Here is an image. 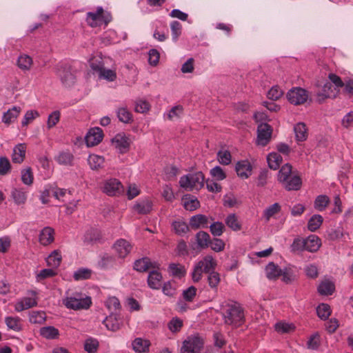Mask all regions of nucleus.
Wrapping results in <instances>:
<instances>
[{
  "label": "nucleus",
  "instance_id": "1",
  "mask_svg": "<svg viewBox=\"0 0 353 353\" xmlns=\"http://www.w3.org/2000/svg\"><path fill=\"white\" fill-rule=\"evenodd\" d=\"M63 305L70 310H88L92 305L91 298L81 292H66V296L63 299Z\"/></svg>",
  "mask_w": 353,
  "mask_h": 353
},
{
  "label": "nucleus",
  "instance_id": "2",
  "mask_svg": "<svg viewBox=\"0 0 353 353\" xmlns=\"http://www.w3.org/2000/svg\"><path fill=\"white\" fill-rule=\"evenodd\" d=\"M224 323L226 325L241 326L245 321L243 308L236 303L228 304L223 312Z\"/></svg>",
  "mask_w": 353,
  "mask_h": 353
},
{
  "label": "nucleus",
  "instance_id": "3",
  "mask_svg": "<svg viewBox=\"0 0 353 353\" xmlns=\"http://www.w3.org/2000/svg\"><path fill=\"white\" fill-rule=\"evenodd\" d=\"M205 177L201 172L190 173L180 178L179 184L185 190H199L204 185Z\"/></svg>",
  "mask_w": 353,
  "mask_h": 353
},
{
  "label": "nucleus",
  "instance_id": "4",
  "mask_svg": "<svg viewBox=\"0 0 353 353\" xmlns=\"http://www.w3.org/2000/svg\"><path fill=\"white\" fill-rule=\"evenodd\" d=\"M56 74L64 87L70 88L76 81V77L72 71L71 65L68 63H59L56 66Z\"/></svg>",
  "mask_w": 353,
  "mask_h": 353
},
{
  "label": "nucleus",
  "instance_id": "5",
  "mask_svg": "<svg viewBox=\"0 0 353 353\" xmlns=\"http://www.w3.org/2000/svg\"><path fill=\"white\" fill-rule=\"evenodd\" d=\"M203 341L199 336H190L183 341L181 353H200Z\"/></svg>",
  "mask_w": 353,
  "mask_h": 353
},
{
  "label": "nucleus",
  "instance_id": "6",
  "mask_svg": "<svg viewBox=\"0 0 353 353\" xmlns=\"http://www.w3.org/2000/svg\"><path fill=\"white\" fill-rule=\"evenodd\" d=\"M123 190V185L117 179H110L103 183V192L108 196H119Z\"/></svg>",
  "mask_w": 353,
  "mask_h": 353
},
{
  "label": "nucleus",
  "instance_id": "7",
  "mask_svg": "<svg viewBox=\"0 0 353 353\" xmlns=\"http://www.w3.org/2000/svg\"><path fill=\"white\" fill-rule=\"evenodd\" d=\"M308 98L306 90L301 88H293L287 93V99L292 104L298 105L304 103Z\"/></svg>",
  "mask_w": 353,
  "mask_h": 353
},
{
  "label": "nucleus",
  "instance_id": "8",
  "mask_svg": "<svg viewBox=\"0 0 353 353\" xmlns=\"http://www.w3.org/2000/svg\"><path fill=\"white\" fill-rule=\"evenodd\" d=\"M272 128L270 125L265 123H260L257 127V142L262 146H265L270 141Z\"/></svg>",
  "mask_w": 353,
  "mask_h": 353
},
{
  "label": "nucleus",
  "instance_id": "9",
  "mask_svg": "<svg viewBox=\"0 0 353 353\" xmlns=\"http://www.w3.org/2000/svg\"><path fill=\"white\" fill-rule=\"evenodd\" d=\"M103 137V132L100 128L90 129L85 137L87 146L92 147L98 145L102 141Z\"/></svg>",
  "mask_w": 353,
  "mask_h": 353
},
{
  "label": "nucleus",
  "instance_id": "10",
  "mask_svg": "<svg viewBox=\"0 0 353 353\" xmlns=\"http://www.w3.org/2000/svg\"><path fill=\"white\" fill-rule=\"evenodd\" d=\"M112 141L115 148L119 150V153L124 154L128 151L130 141L125 134H117Z\"/></svg>",
  "mask_w": 353,
  "mask_h": 353
},
{
  "label": "nucleus",
  "instance_id": "11",
  "mask_svg": "<svg viewBox=\"0 0 353 353\" xmlns=\"http://www.w3.org/2000/svg\"><path fill=\"white\" fill-rule=\"evenodd\" d=\"M337 92L333 88L330 82H326L323 86L316 92L317 100L321 103L327 98H335Z\"/></svg>",
  "mask_w": 353,
  "mask_h": 353
},
{
  "label": "nucleus",
  "instance_id": "12",
  "mask_svg": "<svg viewBox=\"0 0 353 353\" xmlns=\"http://www.w3.org/2000/svg\"><path fill=\"white\" fill-rule=\"evenodd\" d=\"M157 267V263L151 261L148 257H143L134 261L133 268L137 272H145Z\"/></svg>",
  "mask_w": 353,
  "mask_h": 353
},
{
  "label": "nucleus",
  "instance_id": "13",
  "mask_svg": "<svg viewBox=\"0 0 353 353\" xmlns=\"http://www.w3.org/2000/svg\"><path fill=\"white\" fill-rule=\"evenodd\" d=\"M103 323L109 330L112 332L119 330L121 324L119 314L118 312H112L110 314L103 320Z\"/></svg>",
  "mask_w": 353,
  "mask_h": 353
},
{
  "label": "nucleus",
  "instance_id": "14",
  "mask_svg": "<svg viewBox=\"0 0 353 353\" xmlns=\"http://www.w3.org/2000/svg\"><path fill=\"white\" fill-rule=\"evenodd\" d=\"M119 257L125 258L131 251L132 246L128 241L123 239L117 240L113 245Z\"/></svg>",
  "mask_w": 353,
  "mask_h": 353
},
{
  "label": "nucleus",
  "instance_id": "15",
  "mask_svg": "<svg viewBox=\"0 0 353 353\" xmlns=\"http://www.w3.org/2000/svg\"><path fill=\"white\" fill-rule=\"evenodd\" d=\"M162 274L155 270L149 272L147 283L149 288L153 290H159L161 287Z\"/></svg>",
  "mask_w": 353,
  "mask_h": 353
},
{
  "label": "nucleus",
  "instance_id": "16",
  "mask_svg": "<svg viewBox=\"0 0 353 353\" xmlns=\"http://www.w3.org/2000/svg\"><path fill=\"white\" fill-rule=\"evenodd\" d=\"M151 343L149 340L141 337L134 339L132 342V348L137 353H146L150 350Z\"/></svg>",
  "mask_w": 353,
  "mask_h": 353
},
{
  "label": "nucleus",
  "instance_id": "17",
  "mask_svg": "<svg viewBox=\"0 0 353 353\" xmlns=\"http://www.w3.org/2000/svg\"><path fill=\"white\" fill-rule=\"evenodd\" d=\"M190 227L192 229L196 230L199 228H208V219L204 214H196L192 216L190 219Z\"/></svg>",
  "mask_w": 353,
  "mask_h": 353
},
{
  "label": "nucleus",
  "instance_id": "18",
  "mask_svg": "<svg viewBox=\"0 0 353 353\" xmlns=\"http://www.w3.org/2000/svg\"><path fill=\"white\" fill-rule=\"evenodd\" d=\"M235 170L239 177L247 179L251 175L252 165L248 161H241L236 163Z\"/></svg>",
  "mask_w": 353,
  "mask_h": 353
},
{
  "label": "nucleus",
  "instance_id": "19",
  "mask_svg": "<svg viewBox=\"0 0 353 353\" xmlns=\"http://www.w3.org/2000/svg\"><path fill=\"white\" fill-rule=\"evenodd\" d=\"M26 145L25 143H19L13 148L12 161L14 163H21L25 159Z\"/></svg>",
  "mask_w": 353,
  "mask_h": 353
},
{
  "label": "nucleus",
  "instance_id": "20",
  "mask_svg": "<svg viewBox=\"0 0 353 353\" xmlns=\"http://www.w3.org/2000/svg\"><path fill=\"white\" fill-rule=\"evenodd\" d=\"M196 242L198 248L201 250L208 248L211 243V239L209 234L204 231H199L195 235Z\"/></svg>",
  "mask_w": 353,
  "mask_h": 353
},
{
  "label": "nucleus",
  "instance_id": "21",
  "mask_svg": "<svg viewBox=\"0 0 353 353\" xmlns=\"http://www.w3.org/2000/svg\"><path fill=\"white\" fill-rule=\"evenodd\" d=\"M37 305V301L34 298L24 297L18 301L14 306V309L17 312H21L28 310Z\"/></svg>",
  "mask_w": 353,
  "mask_h": 353
},
{
  "label": "nucleus",
  "instance_id": "22",
  "mask_svg": "<svg viewBox=\"0 0 353 353\" xmlns=\"http://www.w3.org/2000/svg\"><path fill=\"white\" fill-rule=\"evenodd\" d=\"M202 264L201 265V270L204 273L209 274L212 271H214L216 266V262L211 255L205 256L203 260L199 261L197 264Z\"/></svg>",
  "mask_w": 353,
  "mask_h": 353
},
{
  "label": "nucleus",
  "instance_id": "23",
  "mask_svg": "<svg viewBox=\"0 0 353 353\" xmlns=\"http://www.w3.org/2000/svg\"><path fill=\"white\" fill-rule=\"evenodd\" d=\"M305 250L310 252H314L319 250L321 245L320 239L315 235H310L304 239Z\"/></svg>",
  "mask_w": 353,
  "mask_h": 353
},
{
  "label": "nucleus",
  "instance_id": "24",
  "mask_svg": "<svg viewBox=\"0 0 353 353\" xmlns=\"http://www.w3.org/2000/svg\"><path fill=\"white\" fill-rule=\"evenodd\" d=\"M54 230L50 227L44 228L39 235V242L43 245H48L54 241Z\"/></svg>",
  "mask_w": 353,
  "mask_h": 353
},
{
  "label": "nucleus",
  "instance_id": "25",
  "mask_svg": "<svg viewBox=\"0 0 353 353\" xmlns=\"http://www.w3.org/2000/svg\"><path fill=\"white\" fill-rule=\"evenodd\" d=\"M101 14H103V8L99 7L96 12H89L87 13L86 22L91 27H97L101 21Z\"/></svg>",
  "mask_w": 353,
  "mask_h": 353
},
{
  "label": "nucleus",
  "instance_id": "26",
  "mask_svg": "<svg viewBox=\"0 0 353 353\" xmlns=\"http://www.w3.org/2000/svg\"><path fill=\"white\" fill-rule=\"evenodd\" d=\"M21 110L20 107L14 106L3 114L2 121L8 125L12 123L18 117Z\"/></svg>",
  "mask_w": 353,
  "mask_h": 353
},
{
  "label": "nucleus",
  "instance_id": "27",
  "mask_svg": "<svg viewBox=\"0 0 353 353\" xmlns=\"http://www.w3.org/2000/svg\"><path fill=\"white\" fill-rule=\"evenodd\" d=\"M115 261L116 259L114 256L105 253L101 255V259L98 261V265L101 269H108L114 266Z\"/></svg>",
  "mask_w": 353,
  "mask_h": 353
},
{
  "label": "nucleus",
  "instance_id": "28",
  "mask_svg": "<svg viewBox=\"0 0 353 353\" xmlns=\"http://www.w3.org/2000/svg\"><path fill=\"white\" fill-rule=\"evenodd\" d=\"M267 161L269 168L275 170L279 168L283 161V158L279 153L272 152L268 154Z\"/></svg>",
  "mask_w": 353,
  "mask_h": 353
},
{
  "label": "nucleus",
  "instance_id": "29",
  "mask_svg": "<svg viewBox=\"0 0 353 353\" xmlns=\"http://www.w3.org/2000/svg\"><path fill=\"white\" fill-rule=\"evenodd\" d=\"M134 210L140 214H147L152 210V203L148 199L141 201L134 205Z\"/></svg>",
  "mask_w": 353,
  "mask_h": 353
},
{
  "label": "nucleus",
  "instance_id": "30",
  "mask_svg": "<svg viewBox=\"0 0 353 353\" xmlns=\"http://www.w3.org/2000/svg\"><path fill=\"white\" fill-rule=\"evenodd\" d=\"M88 164L92 170H99L103 166L104 158L97 154H90L88 159Z\"/></svg>",
  "mask_w": 353,
  "mask_h": 353
},
{
  "label": "nucleus",
  "instance_id": "31",
  "mask_svg": "<svg viewBox=\"0 0 353 353\" xmlns=\"http://www.w3.org/2000/svg\"><path fill=\"white\" fill-rule=\"evenodd\" d=\"M266 276L269 279H275L281 275L282 270L273 262L269 263L265 268Z\"/></svg>",
  "mask_w": 353,
  "mask_h": 353
},
{
  "label": "nucleus",
  "instance_id": "32",
  "mask_svg": "<svg viewBox=\"0 0 353 353\" xmlns=\"http://www.w3.org/2000/svg\"><path fill=\"white\" fill-rule=\"evenodd\" d=\"M61 255L59 250H54L46 259L48 266L57 268L61 262Z\"/></svg>",
  "mask_w": 353,
  "mask_h": 353
},
{
  "label": "nucleus",
  "instance_id": "33",
  "mask_svg": "<svg viewBox=\"0 0 353 353\" xmlns=\"http://www.w3.org/2000/svg\"><path fill=\"white\" fill-rule=\"evenodd\" d=\"M172 226L175 233L180 236L186 234L190 230V225L182 220L173 221Z\"/></svg>",
  "mask_w": 353,
  "mask_h": 353
},
{
  "label": "nucleus",
  "instance_id": "34",
  "mask_svg": "<svg viewBox=\"0 0 353 353\" xmlns=\"http://www.w3.org/2000/svg\"><path fill=\"white\" fill-rule=\"evenodd\" d=\"M323 218L320 214H314L309 219L307 223V228L311 232H315L322 225Z\"/></svg>",
  "mask_w": 353,
  "mask_h": 353
},
{
  "label": "nucleus",
  "instance_id": "35",
  "mask_svg": "<svg viewBox=\"0 0 353 353\" xmlns=\"http://www.w3.org/2000/svg\"><path fill=\"white\" fill-rule=\"evenodd\" d=\"M283 185L288 191L298 190L301 186V179L298 176H294L284 183Z\"/></svg>",
  "mask_w": 353,
  "mask_h": 353
},
{
  "label": "nucleus",
  "instance_id": "36",
  "mask_svg": "<svg viewBox=\"0 0 353 353\" xmlns=\"http://www.w3.org/2000/svg\"><path fill=\"white\" fill-rule=\"evenodd\" d=\"M294 130L296 135V139L297 141H303L306 140L307 137V128L304 123H297L294 128Z\"/></svg>",
  "mask_w": 353,
  "mask_h": 353
},
{
  "label": "nucleus",
  "instance_id": "37",
  "mask_svg": "<svg viewBox=\"0 0 353 353\" xmlns=\"http://www.w3.org/2000/svg\"><path fill=\"white\" fill-rule=\"evenodd\" d=\"M334 290V283L330 281H322L318 287V292L322 295H331Z\"/></svg>",
  "mask_w": 353,
  "mask_h": 353
},
{
  "label": "nucleus",
  "instance_id": "38",
  "mask_svg": "<svg viewBox=\"0 0 353 353\" xmlns=\"http://www.w3.org/2000/svg\"><path fill=\"white\" fill-rule=\"evenodd\" d=\"M40 334L48 339H54L57 338L59 333L58 329L53 326L43 327L40 329Z\"/></svg>",
  "mask_w": 353,
  "mask_h": 353
},
{
  "label": "nucleus",
  "instance_id": "39",
  "mask_svg": "<svg viewBox=\"0 0 353 353\" xmlns=\"http://www.w3.org/2000/svg\"><path fill=\"white\" fill-rule=\"evenodd\" d=\"M183 206L185 210L194 211L200 207V203L197 199L191 197L190 195H185Z\"/></svg>",
  "mask_w": 353,
  "mask_h": 353
},
{
  "label": "nucleus",
  "instance_id": "40",
  "mask_svg": "<svg viewBox=\"0 0 353 353\" xmlns=\"http://www.w3.org/2000/svg\"><path fill=\"white\" fill-rule=\"evenodd\" d=\"M71 196V192L66 189L54 188V192H52V196L57 199L61 201L62 202H67Z\"/></svg>",
  "mask_w": 353,
  "mask_h": 353
},
{
  "label": "nucleus",
  "instance_id": "41",
  "mask_svg": "<svg viewBox=\"0 0 353 353\" xmlns=\"http://www.w3.org/2000/svg\"><path fill=\"white\" fill-rule=\"evenodd\" d=\"M11 196L14 203L17 205L24 204L27 199L26 192L17 188L12 189Z\"/></svg>",
  "mask_w": 353,
  "mask_h": 353
},
{
  "label": "nucleus",
  "instance_id": "42",
  "mask_svg": "<svg viewBox=\"0 0 353 353\" xmlns=\"http://www.w3.org/2000/svg\"><path fill=\"white\" fill-rule=\"evenodd\" d=\"M170 273L175 277L181 278L185 274V269L183 265L176 263H170L168 266Z\"/></svg>",
  "mask_w": 353,
  "mask_h": 353
},
{
  "label": "nucleus",
  "instance_id": "43",
  "mask_svg": "<svg viewBox=\"0 0 353 353\" xmlns=\"http://www.w3.org/2000/svg\"><path fill=\"white\" fill-rule=\"evenodd\" d=\"M221 278L220 274L215 272L212 271L209 274H208V283L211 289L217 291V288L219 284L220 283Z\"/></svg>",
  "mask_w": 353,
  "mask_h": 353
},
{
  "label": "nucleus",
  "instance_id": "44",
  "mask_svg": "<svg viewBox=\"0 0 353 353\" xmlns=\"http://www.w3.org/2000/svg\"><path fill=\"white\" fill-rule=\"evenodd\" d=\"M225 224L234 231H239L241 229V225L235 214H230L226 217Z\"/></svg>",
  "mask_w": 353,
  "mask_h": 353
},
{
  "label": "nucleus",
  "instance_id": "45",
  "mask_svg": "<svg viewBox=\"0 0 353 353\" xmlns=\"http://www.w3.org/2000/svg\"><path fill=\"white\" fill-rule=\"evenodd\" d=\"M74 156L68 152H62L56 157L57 161L61 165H71Z\"/></svg>",
  "mask_w": 353,
  "mask_h": 353
},
{
  "label": "nucleus",
  "instance_id": "46",
  "mask_svg": "<svg viewBox=\"0 0 353 353\" xmlns=\"http://www.w3.org/2000/svg\"><path fill=\"white\" fill-rule=\"evenodd\" d=\"M330 203V199L326 195H319L314 201V208L319 211H323L325 209L328 203Z\"/></svg>",
  "mask_w": 353,
  "mask_h": 353
},
{
  "label": "nucleus",
  "instance_id": "47",
  "mask_svg": "<svg viewBox=\"0 0 353 353\" xmlns=\"http://www.w3.org/2000/svg\"><path fill=\"white\" fill-rule=\"evenodd\" d=\"M119 120L125 123H129L132 121V114L125 108H120L117 111Z\"/></svg>",
  "mask_w": 353,
  "mask_h": 353
},
{
  "label": "nucleus",
  "instance_id": "48",
  "mask_svg": "<svg viewBox=\"0 0 353 353\" xmlns=\"http://www.w3.org/2000/svg\"><path fill=\"white\" fill-rule=\"evenodd\" d=\"M92 270L88 268H81L74 272V279L75 281L85 280L90 278Z\"/></svg>",
  "mask_w": 353,
  "mask_h": 353
},
{
  "label": "nucleus",
  "instance_id": "49",
  "mask_svg": "<svg viewBox=\"0 0 353 353\" xmlns=\"http://www.w3.org/2000/svg\"><path fill=\"white\" fill-rule=\"evenodd\" d=\"M318 316L323 319H327L331 314L330 307L326 303H321L316 308Z\"/></svg>",
  "mask_w": 353,
  "mask_h": 353
},
{
  "label": "nucleus",
  "instance_id": "50",
  "mask_svg": "<svg viewBox=\"0 0 353 353\" xmlns=\"http://www.w3.org/2000/svg\"><path fill=\"white\" fill-rule=\"evenodd\" d=\"M99 341L96 339L89 338L85 340L84 349L88 353H95L99 348Z\"/></svg>",
  "mask_w": 353,
  "mask_h": 353
},
{
  "label": "nucleus",
  "instance_id": "51",
  "mask_svg": "<svg viewBox=\"0 0 353 353\" xmlns=\"http://www.w3.org/2000/svg\"><path fill=\"white\" fill-rule=\"evenodd\" d=\"M305 250V241L303 239L295 238L290 245V251L292 253H296Z\"/></svg>",
  "mask_w": 353,
  "mask_h": 353
},
{
  "label": "nucleus",
  "instance_id": "52",
  "mask_svg": "<svg viewBox=\"0 0 353 353\" xmlns=\"http://www.w3.org/2000/svg\"><path fill=\"white\" fill-rule=\"evenodd\" d=\"M101 239V233L99 230L91 228L88 230L85 234V241L94 242Z\"/></svg>",
  "mask_w": 353,
  "mask_h": 353
},
{
  "label": "nucleus",
  "instance_id": "53",
  "mask_svg": "<svg viewBox=\"0 0 353 353\" xmlns=\"http://www.w3.org/2000/svg\"><path fill=\"white\" fill-rule=\"evenodd\" d=\"M20 319L19 317L8 316L6 318V323L8 328L14 331H19L21 329L20 324Z\"/></svg>",
  "mask_w": 353,
  "mask_h": 353
},
{
  "label": "nucleus",
  "instance_id": "54",
  "mask_svg": "<svg viewBox=\"0 0 353 353\" xmlns=\"http://www.w3.org/2000/svg\"><path fill=\"white\" fill-rule=\"evenodd\" d=\"M217 159L222 165H229L231 163L232 156L228 150H219L217 152Z\"/></svg>",
  "mask_w": 353,
  "mask_h": 353
},
{
  "label": "nucleus",
  "instance_id": "55",
  "mask_svg": "<svg viewBox=\"0 0 353 353\" xmlns=\"http://www.w3.org/2000/svg\"><path fill=\"white\" fill-rule=\"evenodd\" d=\"M106 306L111 312H118L121 309L119 300L115 296L110 297L107 300Z\"/></svg>",
  "mask_w": 353,
  "mask_h": 353
},
{
  "label": "nucleus",
  "instance_id": "56",
  "mask_svg": "<svg viewBox=\"0 0 353 353\" xmlns=\"http://www.w3.org/2000/svg\"><path fill=\"white\" fill-rule=\"evenodd\" d=\"M295 329V327L293 324H290L287 323L283 322H279L276 323L275 325V330L281 334L284 333H290L292 331H294Z\"/></svg>",
  "mask_w": 353,
  "mask_h": 353
},
{
  "label": "nucleus",
  "instance_id": "57",
  "mask_svg": "<svg viewBox=\"0 0 353 353\" xmlns=\"http://www.w3.org/2000/svg\"><path fill=\"white\" fill-rule=\"evenodd\" d=\"M225 226L223 223L216 221L210 225V230L214 236H220L223 233Z\"/></svg>",
  "mask_w": 353,
  "mask_h": 353
},
{
  "label": "nucleus",
  "instance_id": "58",
  "mask_svg": "<svg viewBox=\"0 0 353 353\" xmlns=\"http://www.w3.org/2000/svg\"><path fill=\"white\" fill-rule=\"evenodd\" d=\"M283 94L281 88L278 85H274L268 92L267 97L272 101H276L281 98Z\"/></svg>",
  "mask_w": 353,
  "mask_h": 353
},
{
  "label": "nucleus",
  "instance_id": "59",
  "mask_svg": "<svg viewBox=\"0 0 353 353\" xmlns=\"http://www.w3.org/2000/svg\"><path fill=\"white\" fill-rule=\"evenodd\" d=\"M280 210V205L278 203H275L265 209L263 214L264 217L267 221H269L272 216L278 213Z\"/></svg>",
  "mask_w": 353,
  "mask_h": 353
},
{
  "label": "nucleus",
  "instance_id": "60",
  "mask_svg": "<svg viewBox=\"0 0 353 353\" xmlns=\"http://www.w3.org/2000/svg\"><path fill=\"white\" fill-rule=\"evenodd\" d=\"M99 77L101 79H106L109 81H113L117 78L116 72L110 69H105L104 67L99 72Z\"/></svg>",
  "mask_w": 353,
  "mask_h": 353
},
{
  "label": "nucleus",
  "instance_id": "61",
  "mask_svg": "<svg viewBox=\"0 0 353 353\" xmlns=\"http://www.w3.org/2000/svg\"><path fill=\"white\" fill-rule=\"evenodd\" d=\"M21 181L28 185L33 183V174L31 168H28L21 171Z\"/></svg>",
  "mask_w": 353,
  "mask_h": 353
},
{
  "label": "nucleus",
  "instance_id": "62",
  "mask_svg": "<svg viewBox=\"0 0 353 353\" xmlns=\"http://www.w3.org/2000/svg\"><path fill=\"white\" fill-rule=\"evenodd\" d=\"M170 28L172 31V39L173 41H176L179 37L181 34L182 26L179 21H174L170 24Z\"/></svg>",
  "mask_w": 353,
  "mask_h": 353
},
{
  "label": "nucleus",
  "instance_id": "63",
  "mask_svg": "<svg viewBox=\"0 0 353 353\" xmlns=\"http://www.w3.org/2000/svg\"><path fill=\"white\" fill-rule=\"evenodd\" d=\"M60 112L58 110L52 112L48 118L47 127L48 129L53 128L59 121Z\"/></svg>",
  "mask_w": 353,
  "mask_h": 353
},
{
  "label": "nucleus",
  "instance_id": "64",
  "mask_svg": "<svg viewBox=\"0 0 353 353\" xmlns=\"http://www.w3.org/2000/svg\"><path fill=\"white\" fill-rule=\"evenodd\" d=\"M150 105L145 100H137L135 103L134 110L139 113H145L150 110Z\"/></svg>",
  "mask_w": 353,
  "mask_h": 353
}]
</instances>
